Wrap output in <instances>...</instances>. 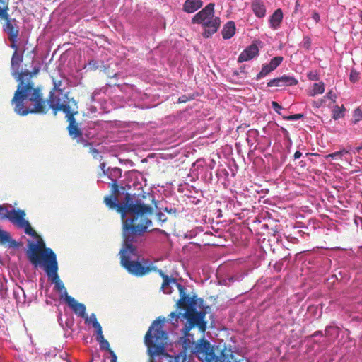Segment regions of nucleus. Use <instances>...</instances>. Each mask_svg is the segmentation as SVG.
<instances>
[{"label": "nucleus", "instance_id": "1", "mask_svg": "<svg viewBox=\"0 0 362 362\" xmlns=\"http://www.w3.org/2000/svg\"><path fill=\"white\" fill-rule=\"evenodd\" d=\"M107 204L111 209H116L121 214L123 221V245L122 249H136L134 245L137 239L143 235L151 221L148 214H151V206L145 204L140 199L129 193L125 194V200L117 205L115 202L107 199Z\"/></svg>", "mask_w": 362, "mask_h": 362}, {"label": "nucleus", "instance_id": "2", "mask_svg": "<svg viewBox=\"0 0 362 362\" xmlns=\"http://www.w3.org/2000/svg\"><path fill=\"white\" fill-rule=\"evenodd\" d=\"M163 282L161 286L163 292L165 293H171L170 285H175L179 290L180 298L177 303L178 308L186 307L183 313H180L183 319L187 320L185 326V332H189L194 327H197L202 332H204L206 327V322L204 321L205 312L197 311V308H201L203 304V300L197 298L196 295L189 297L186 293V288L184 286L180 284L174 278H170L168 275L162 274Z\"/></svg>", "mask_w": 362, "mask_h": 362}, {"label": "nucleus", "instance_id": "3", "mask_svg": "<svg viewBox=\"0 0 362 362\" xmlns=\"http://www.w3.org/2000/svg\"><path fill=\"white\" fill-rule=\"evenodd\" d=\"M40 71V66H34L32 71L28 69L24 70L29 76L26 81L30 83V88L19 94L18 98L16 100L15 95H13L11 104L16 114L25 116L29 113L45 114L48 111L47 102L43 99L41 88L35 86V83L32 81V78L37 75Z\"/></svg>", "mask_w": 362, "mask_h": 362}, {"label": "nucleus", "instance_id": "4", "mask_svg": "<svg viewBox=\"0 0 362 362\" xmlns=\"http://www.w3.org/2000/svg\"><path fill=\"white\" fill-rule=\"evenodd\" d=\"M29 262L35 267H42L48 279L54 284V290L59 293L61 299L70 297L58 274L57 255L53 250H26Z\"/></svg>", "mask_w": 362, "mask_h": 362}, {"label": "nucleus", "instance_id": "5", "mask_svg": "<svg viewBox=\"0 0 362 362\" xmlns=\"http://www.w3.org/2000/svg\"><path fill=\"white\" fill-rule=\"evenodd\" d=\"M47 103L49 108L54 111V115H57L58 111H62L66 114L69 123L68 126L69 134L73 139L76 140L77 143L81 144L83 146H91V142L85 137L83 127L81 129L74 117V115L78 113L77 103L75 100L68 99L66 96L59 98L52 93Z\"/></svg>", "mask_w": 362, "mask_h": 362}, {"label": "nucleus", "instance_id": "6", "mask_svg": "<svg viewBox=\"0 0 362 362\" xmlns=\"http://www.w3.org/2000/svg\"><path fill=\"white\" fill-rule=\"evenodd\" d=\"M165 322V317H158L146 332L144 343L147 346L148 354L152 358L159 355H168L170 357L169 362H184L185 356L181 354L172 356L165 352V345L168 339V334L162 329Z\"/></svg>", "mask_w": 362, "mask_h": 362}, {"label": "nucleus", "instance_id": "7", "mask_svg": "<svg viewBox=\"0 0 362 362\" xmlns=\"http://www.w3.org/2000/svg\"><path fill=\"white\" fill-rule=\"evenodd\" d=\"M25 216V213L22 209L8 210L6 206L0 205V218L9 220L14 226L23 229L27 235L32 237L33 240L28 241V249H48L41 236L33 229Z\"/></svg>", "mask_w": 362, "mask_h": 362}, {"label": "nucleus", "instance_id": "8", "mask_svg": "<svg viewBox=\"0 0 362 362\" xmlns=\"http://www.w3.org/2000/svg\"><path fill=\"white\" fill-rule=\"evenodd\" d=\"M121 265L132 275L143 276L152 271H158L161 276L164 274L153 265V262L140 258L139 250H119Z\"/></svg>", "mask_w": 362, "mask_h": 362}, {"label": "nucleus", "instance_id": "9", "mask_svg": "<svg viewBox=\"0 0 362 362\" xmlns=\"http://www.w3.org/2000/svg\"><path fill=\"white\" fill-rule=\"evenodd\" d=\"M192 351L202 362H241L235 357L231 349L226 348L221 351L218 356H216L210 342L204 339L194 344Z\"/></svg>", "mask_w": 362, "mask_h": 362}, {"label": "nucleus", "instance_id": "10", "mask_svg": "<svg viewBox=\"0 0 362 362\" xmlns=\"http://www.w3.org/2000/svg\"><path fill=\"white\" fill-rule=\"evenodd\" d=\"M214 3L206 5L203 9L194 16L192 23L201 25L204 29L202 35L205 38L211 37L217 32L221 25L219 17L214 16Z\"/></svg>", "mask_w": 362, "mask_h": 362}, {"label": "nucleus", "instance_id": "11", "mask_svg": "<svg viewBox=\"0 0 362 362\" xmlns=\"http://www.w3.org/2000/svg\"><path fill=\"white\" fill-rule=\"evenodd\" d=\"M24 50H16L12 55L11 60V73L13 77L18 82L17 90L15 91V100L19 96V94L25 92L30 86L28 81L27 71H20V66L23 60Z\"/></svg>", "mask_w": 362, "mask_h": 362}, {"label": "nucleus", "instance_id": "12", "mask_svg": "<svg viewBox=\"0 0 362 362\" xmlns=\"http://www.w3.org/2000/svg\"><path fill=\"white\" fill-rule=\"evenodd\" d=\"M105 122L102 120L90 121L83 127L85 137L89 141L94 139L103 129Z\"/></svg>", "mask_w": 362, "mask_h": 362}, {"label": "nucleus", "instance_id": "13", "mask_svg": "<svg viewBox=\"0 0 362 362\" xmlns=\"http://www.w3.org/2000/svg\"><path fill=\"white\" fill-rule=\"evenodd\" d=\"M298 80L293 76L284 75L281 77L275 78L267 83L268 87L293 86L297 85Z\"/></svg>", "mask_w": 362, "mask_h": 362}, {"label": "nucleus", "instance_id": "14", "mask_svg": "<svg viewBox=\"0 0 362 362\" xmlns=\"http://www.w3.org/2000/svg\"><path fill=\"white\" fill-rule=\"evenodd\" d=\"M3 29L4 31L8 35L10 41L17 40L19 35V27L15 18L8 19Z\"/></svg>", "mask_w": 362, "mask_h": 362}, {"label": "nucleus", "instance_id": "15", "mask_svg": "<svg viewBox=\"0 0 362 362\" xmlns=\"http://www.w3.org/2000/svg\"><path fill=\"white\" fill-rule=\"evenodd\" d=\"M259 55L258 46L252 43L247 47L238 56V62L242 63L254 59Z\"/></svg>", "mask_w": 362, "mask_h": 362}, {"label": "nucleus", "instance_id": "16", "mask_svg": "<svg viewBox=\"0 0 362 362\" xmlns=\"http://www.w3.org/2000/svg\"><path fill=\"white\" fill-rule=\"evenodd\" d=\"M65 301L76 315L81 317H86V308L84 304L78 303L71 296L67 297Z\"/></svg>", "mask_w": 362, "mask_h": 362}, {"label": "nucleus", "instance_id": "17", "mask_svg": "<svg viewBox=\"0 0 362 362\" xmlns=\"http://www.w3.org/2000/svg\"><path fill=\"white\" fill-rule=\"evenodd\" d=\"M0 245L12 249H16L22 246L21 243L13 240L8 232L0 228Z\"/></svg>", "mask_w": 362, "mask_h": 362}, {"label": "nucleus", "instance_id": "18", "mask_svg": "<svg viewBox=\"0 0 362 362\" xmlns=\"http://www.w3.org/2000/svg\"><path fill=\"white\" fill-rule=\"evenodd\" d=\"M251 9L257 18H262L267 13V7L263 0H252Z\"/></svg>", "mask_w": 362, "mask_h": 362}, {"label": "nucleus", "instance_id": "19", "mask_svg": "<svg viewBox=\"0 0 362 362\" xmlns=\"http://www.w3.org/2000/svg\"><path fill=\"white\" fill-rule=\"evenodd\" d=\"M284 14L281 8L276 9L269 18V27L276 30L281 27Z\"/></svg>", "mask_w": 362, "mask_h": 362}, {"label": "nucleus", "instance_id": "20", "mask_svg": "<svg viewBox=\"0 0 362 362\" xmlns=\"http://www.w3.org/2000/svg\"><path fill=\"white\" fill-rule=\"evenodd\" d=\"M203 2L201 0H186L183 5V11L192 13L202 8Z\"/></svg>", "mask_w": 362, "mask_h": 362}, {"label": "nucleus", "instance_id": "21", "mask_svg": "<svg viewBox=\"0 0 362 362\" xmlns=\"http://www.w3.org/2000/svg\"><path fill=\"white\" fill-rule=\"evenodd\" d=\"M53 84H54V90L49 92V95L52 93L56 95L57 97H59V98H64V96H66L68 99H70L67 94L64 93V81L62 80H55L53 79ZM50 98V95H49V98Z\"/></svg>", "mask_w": 362, "mask_h": 362}, {"label": "nucleus", "instance_id": "22", "mask_svg": "<svg viewBox=\"0 0 362 362\" xmlns=\"http://www.w3.org/2000/svg\"><path fill=\"white\" fill-rule=\"evenodd\" d=\"M111 192L112 194L110 196H107L104 199V202L109 207V205L107 204V199H110V202H115V204L119 205L121 203H119L118 197L119 194V186L117 182H112L111 184Z\"/></svg>", "mask_w": 362, "mask_h": 362}, {"label": "nucleus", "instance_id": "23", "mask_svg": "<svg viewBox=\"0 0 362 362\" xmlns=\"http://www.w3.org/2000/svg\"><path fill=\"white\" fill-rule=\"evenodd\" d=\"M235 33V25L233 21H228L222 30V36L225 40L231 38Z\"/></svg>", "mask_w": 362, "mask_h": 362}, {"label": "nucleus", "instance_id": "24", "mask_svg": "<svg viewBox=\"0 0 362 362\" xmlns=\"http://www.w3.org/2000/svg\"><path fill=\"white\" fill-rule=\"evenodd\" d=\"M106 176L111 180L112 182H117L122 176V170L119 168H108L105 172Z\"/></svg>", "mask_w": 362, "mask_h": 362}, {"label": "nucleus", "instance_id": "25", "mask_svg": "<svg viewBox=\"0 0 362 362\" xmlns=\"http://www.w3.org/2000/svg\"><path fill=\"white\" fill-rule=\"evenodd\" d=\"M86 324H91L93 327L95 329V333L102 330V327L97 320L96 316L94 313L90 314L88 317L86 314V317H83Z\"/></svg>", "mask_w": 362, "mask_h": 362}, {"label": "nucleus", "instance_id": "26", "mask_svg": "<svg viewBox=\"0 0 362 362\" xmlns=\"http://www.w3.org/2000/svg\"><path fill=\"white\" fill-rule=\"evenodd\" d=\"M96 334V340L98 342H99L100 347L102 350H111L110 349V344L109 342L104 338V336L103 334V330H100Z\"/></svg>", "mask_w": 362, "mask_h": 362}, {"label": "nucleus", "instance_id": "27", "mask_svg": "<svg viewBox=\"0 0 362 362\" xmlns=\"http://www.w3.org/2000/svg\"><path fill=\"white\" fill-rule=\"evenodd\" d=\"M340 332V328L337 325H327L325 327V335L332 338H337Z\"/></svg>", "mask_w": 362, "mask_h": 362}, {"label": "nucleus", "instance_id": "28", "mask_svg": "<svg viewBox=\"0 0 362 362\" xmlns=\"http://www.w3.org/2000/svg\"><path fill=\"white\" fill-rule=\"evenodd\" d=\"M346 109L344 105L339 107V105H335L332 110V118L334 120H337L340 118L344 117Z\"/></svg>", "mask_w": 362, "mask_h": 362}, {"label": "nucleus", "instance_id": "29", "mask_svg": "<svg viewBox=\"0 0 362 362\" xmlns=\"http://www.w3.org/2000/svg\"><path fill=\"white\" fill-rule=\"evenodd\" d=\"M8 3H6L4 0H0V18L5 19L6 21L8 19H11L9 18V15L8 14Z\"/></svg>", "mask_w": 362, "mask_h": 362}, {"label": "nucleus", "instance_id": "30", "mask_svg": "<svg viewBox=\"0 0 362 362\" xmlns=\"http://www.w3.org/2000/svg\"><path fill=\"white\" fill-rule=\"evenodd\" d=\"M185 308L186 307H181L180 308L177 307L178 313L177 314L175 312L170 313V314L169 315L168 320L173 325L177 324L178 322V319L182 318V316L180 313H183V311L185 310Z\"/></svg>", "mask_w": 362, "mask_h": 362}, {"label": "nucleus", "instance_id": "31", "mask_svg": "<svg viewBox=\"0 0 362 362\" xmlns=\"http://www.w3.org/2000/svg\"><path fill=\"white\" fill-rule=\"evenodd\" d=\"M349 152H350V150L342 148L340 151L328 154L326 156V159L327 160L341 159L343 156L349 153Z\"/></svg>", "mask_w": 362, "mask_h": 362}, {"label": "nucleus", "instance_id": "32", "mask_svg": "<svg viewBox=\"0 0 362 362\" xmlns=\"http://www.w3.org/2000/svg\"><path fill=\"white\" fill-rule=\"evenodd\" d=\"M325 91V83L323 82L315 83L310 93V96H315L317 94H322Z\"/></svg>", "mask_w": 362, "mask_h": 362}, {"label": "nucleus", "instance_id": "33", "mask_svg": "<svg viewBox=\"0 0 362 362\" xmlns=\"http://www.w3.org/2000/svg\"><path fill=\"white\" fill-rule=\"evenodd\" d=\"M272 71H273V70L269 66L268 64H263L260 72L257 75L256 80H257V81L260 80L261 78L267 76Z\"/></svg>", "mask_w": 362, "mask_h": 362}, {"label": "nucleus", "instance_id": "34", "mask_svg": "<svg viewBox=\"0 0 362 362\" xmlns=\"http://www.w3.org/2000/svg\"><path fill=\"white\" fill-rule=\"evenodd\" d=\"M283 60V57L277 56L272 58L268 64L274 71L281 64Z\"/></svg>", "mask_w": 362, "mask_h": 362}, {"label": "nucleus", "instance_id": "35", "mask_svg": "<svg viewBox=\"0 0 362 362\" xmlns=\"http://www.w3.org/2000/svg\"><path fill=\"white\" fill-rule=\"evenodd\" d=\"M362 119V110L361 107H357L354 110L352 123L356 124Z\"/></svg>", "mask_w": 362, "mask_h": 362}, {"label": "nucleus", "instance_id": "36", "mask_svg": "<svg viewBox=\"0 0 362 362\" xmlns=\"http://www.w3.org/2000/svg\"><path fill=\"white\" fill-rule=\"evenodd\" d=\"M258 134H259V132L257 130L250 129L247 133V139H246L248 144L252 145L253 142H252V139H255L258 136Z\"/></svg>", "mask_w": 362, "mask_h": 362}, {"label": "nucleus", "instance_id": "37", "mask_svg": "<svg viewBox=\"0 0 362 362\" xmlns=\"http://www.w3.org/2000/svg\"><path fill=\"white\" fill-rule=\"evenodd\" d=\"M304 117L303 114H295L289 116L283 115V118L286 120L291 121V120H298Z\"/></svg>", "mask_w": 362, "mask_h": 362}, {"label": "nucleus", "instance_id": "38", "mask_svg": "<svg viewBox=\"0 0 362 362\" xmlns=\"http://www.w3.org/2000/svg\"><path fill=\"white\" fill-rule=\"evenodd\" d=\"M350 81L352 83H356L359 80V74L355 69H352L350 72Z\"/></svg>", "mask_w": 362, "mask_h": 362}, {"label": "nucleus", "instance_id": "39", "mask_svg": "<svg viewBox=\"0 0 362 362\" xmlns=\"http://www.w3.org/2000/svg\"><path fill=\"white\" fill-rule=\"evenodd\" d=\"M307 76L310 81H318L320 79L319 74L316 71H310Z\"/></svg>", "mask_w": 362, "mask_h": 362}, {"label": "nucleus", "instance_id": "40", "mask_svg": "<svg viewBox=\"0 0 362 362\" xmlns=\"http://www.w3.org/2000/svg\"><path fill=\"white\" fill-rule=\"evenodd\" d=\"M89 153L93 155L95 159H99L102 158V156L99 155V151H98V149L93 148V146L90 147Z\"/></svg>", "mask_w": 362, "mask_h": 362}, {"label": "nucleus", "instance_id": "41", "mask_svg": "<svg viewBox=\"0 0 362 362\" xmlns=\"http://www.w3.org/2000/svg\"><path fill=\"white\" fill-rule=\"evenodd\" d=\"M272 107L276 113H278L280 115H282L281 112V110L282 109V107L277 102L272 101Z\"/></svg>", "mask_w": 362, "mask_h": 362}, {"label": "nucleus", "instance_id": "42", "mask_svg": "<svg viewBox=\"0 0 362 362\" xmlns=\"http://www.w3.org/2000/svg\"><path fill=\"white\" fill-rule=\"evenodd\" d=\"M157 218H158V220L161 222V223H165L166 221H167V217L165 215L164 213H163L162 211H158L157 213Z\"/></svg>", "mask_w": 362, "mask_h": 362}, {"label": "nucleus", "instance_id": "43", "mask_svg": "<svg viewBox=\"0 0 362 362\" xmlns=\"http://www.w3.org/2000/svg\"><path fill=\"white\" fill-rule=\"evenodd\" d=\"M160 210H163L164 211L170 214H174L175 215L177 213V209L173 207H165V208H160Z\"/></svg>", "mask_w": 362, "mask_h": 362}, {"label": "nucleus", "instance_id": "44", "mask_svg": "<svg viewBox=\"0 0 362 362\" xmlns=\"http://www.w3.org/2000/svg\"><path fill=\"white\" fill-rule=\"evenodd\" d=\"M325 98L332 100L333 102H335L336 101V99H337V95L336 94L332 91V90H329L327 94H326V96Z\"/></svg>", "mask_w": 362, "mask_h": 362}, {"label": "nucleus", "instance_id": "45", "mask_svg": "<svg viewBox=\"0 0 362 362\" xmlns=\"http://www.w3.org/2000/svg\"><path fill=\"white\" fill-rule=\"evenodd\" d=\"M311 40L308 37H305L303 39V47L306 49H309L310 47Z\"/></svg>", "mask_w": 362, "mask_h": 362}, {"label": "nucleus", "instance_id": "46", "mask_svg": "<svg viewBox=\"0 0 362 362\" xmlns=\"http://www.w3.org/2000/svg\"><path fill=\"white\" fill-rule=\"evenodd\" d=\"M109 353H110V357H111L110 361L111 362H117V355L115 354V353L112 350H109Z\"/></svg>", "mask_w": 362, "mask_h": 362}, {"label": "nucleus", "instance_id": "47", "mask_svg": "<svg viewBox=\"0 0 362 362\" xmlns=\"http://www.w3.org/2000/svg\"><path fill=\"white\" fill-rule=\"evenodd\" d=\"M312 18L316 22L318 23L320 21V15L317 11H313L312 14Z\"/></svg>", "mask_w": 362, "mask_h": 362}, {"label": "nucleus", "instance_id": "48", "mask_svg": "<svg viewBox=\"0 0 362 362\" xmlns=\"http://www.w3.org/2000/svg\"><path fill=\"white\" fill-rule=\"evenodd\" d=\"M281 132L284 134V138L288 139V141H291L288 132L285 128L283 127H281Z\"/></svg>", "mask_w": 362, "mask_h": 362}, {"label": "nucleus", "instance_id": "49", "mask_svg": "<svg viewBox=\"0 0 362 362\" xmlns=\"http://www.w3.org/2000/svg\"><path fill=\"white\" fill-rule=\"evenodd\" d=\"M323 336H324V334H323L322 331H320V330H318V331L315 332L311 335V337H323Z\"/></svg>", "mask_w": 362, "mask_h": 362}, {"label": "nucleus", "instance_id": "50", "mask_svg": "<svg viewBox=\"0 0 362 362\" xmlns=\"http://www.w3.org/2000/svg\"><path fill=\"white\" fill-rule=\"evenodd\" d=\"M52 356H57V351H56V350H54V351H52L46 352V353L45 354V356L46 358H48V357Z\"/></svg>", "mask_w": 362, "mask_h": 362}, {"label": "nucleus", "instance_id": "51", "mask_svg": "<svg viewBox=\"0 0 362 362\" xmlns=\"http://www.w3.org/2000/svg\"><path fill=\"white\" fill-rule=\"evenodd\" d=\"M59 358L61 359H62V360L66 361V362H70V361L66 358H67V354L66 352L60 354H59Z\"/></svg>", "mask_w": 362, "mask_h": 362}, {"label": "nucleus", "instance_id": "52", "mask_svg": "<svg viewBox=\"0 0 362 362\" xmlns=\"http://www.w3.org/2000/svg\"><path fill=\"white\" fill-rule=\"evenodd\" d=\"M100 168H101V170H102V171H103V175H106L105 172H106V170H107V169H105V167H106V164H105V163H104V162H103V163H101L100 164Z\"/></svg>", "mask_w": 362, "mask_h": 362}, {"label": "nucleus", "instance_id": "53", "mask_svg": "<svg viewBox=\"0 0 362 362\" xmlns=\"http://www.w3.org/2000/svg\"><path fill=\"white\" fill-rule=\"evenodd\" d=\"M286 239H287V240L288 242H291V243H296L298 241V240L296 238H295V237H290V236H288V237H287Z\"/></svg>", "mask_w": 362, "mask_h": 362}, {"label": "nucleus", "instance_id": "54", "mask_svg": "<svg viewBox=\"0 0 362 362\" xmlns=\"http://www.w3.org/2000/svg\"><path fill=\"white\" fill-rule=\"evenodd\" d=\"M16 41H17V40L11 41V42H12V43H11V48H13V49H15V51H16V50H18V46H17V45H16Z\"/></svg>", "mask_w": 362, "mask_h": 362}, {"label": "nucleus", "instance_id": "55", "mask_svg": "<svg viewBox=\"0 0 362 362\" xmlns=\"http://www.w3.org/2000/svg\"><path fill=\"white\" fill-rule=\"evenodd\" d=\"M301 156L302 153L299 151H297L294 153V159H298L299 158H300Z\"/></svg>", "mask_w": 362, "mask_h": 362}, {"label": "nucleus", "instance_id": "56", "mask_svg": "<svg viewBox=\"0 0 362 362\" xmlns=\"http://www.w3.org/2000/svg\"><path fill=\"white\" fill-rule=\"evenodd\" d=\"M361 150H362V146H358L354 149L353 152L354 153H360Z\"/></svg>", "mask_w": 362, "mask_h": 362}, {"label": "nucleus", "instance_id": "57", "mask_svg": "<svg viewBox=\"0 0 362 362\" xmlns=\"http://www.w3.org/2000/svg\"><path fill=\"white\" fill-rule=\"evenodd\" d=\"M315 249H329V247H316ZM332 249H336V250H338V249H342L341 247H332Z\"/></svg>", "mask_w": 362, "mask_h": 362}, {"label": "nucleus", "instance_id": "58", "mask_svg": "<svg viewBox=\"0 0 362 362\" xmlns=\"http://www.w3.org/2000/svg\"><path fill=\"white\" fill-rule=\"evenodd\" d=\"M99 93L97 92V91H95L92 94V96H91V100L92 101H94L95 100V96L98 94Z\"/></svg>", "mask_w": 362, "mask_h": 362}, {"label": "nucleus", "instance_id": "59", "mask_svg": "<svg viewBox=\"0 0 362 362\" xmlns=\"http://www.w3.org/2000/svg\"><path fill=\"white\" fill-rule=\"evenodd\" d=\"M185 96L180 97V98H179V100H179V102H180V103H185V102H186V99H185Z\"/></svg>", "mask_w": 362, "mask_h": 362}, {"label": "nucleus", "instance_id": "60", "mask_svg": "<svg viewBox=\"0 0 362 362\" xmlns=\"http://www.w3.org/2000/svg\"><path fill=\"white\" fill-rule=\"evenodd\" d=\"M95 62L94 61H90L89 62V66H93V67H94L95 66Z\"/></svg>", "mask_w": 362, "mask_h": 362}, {"label": "nucleus", "instance_id": "61", "mask_svg": "<svg viewBox=\"0 0 362 362\" xmlns=\"http://www.w3.org/2000/svg\"><path fill=\"white\" fill-rule=\"evenodd\" d=\"M240 72L241 73H245V67L244 66H241L240 67Z\"/></svg>", "mask_w": 362, "mask_h": 362}, {"label": "nucleus", "instance_id": "62", "mask_svg": "<svg viewBox=\"0 0 362 362\" xmlns=\"http://www.w3.org/2000/svg\"><path fill=\"white\" fill-rule=\"evenodd\" d=\"M182 249H183V250H185V249H188V248H187V245H185V246H184V247H182Z\"/></svg>", "mask_w": 362, "mask_h": 362}, {"label": "nucleus", "instance_id": "63", "mask_svg": "<svg viewBox=\"0 0 362 362\" xmlns=\"http://www.w3.org/2000/svg\"><path fill=\"white\" fill-rule=\"evenodd\" d=\"M298 5H299V4H298V1H296V6H298Z\"/></svg>", "mask_w": 362, "mask_h": 362}, {"label": "nucleus", "instance_id": "64", "mask_svg": "<svg viewBox=\"0 0 362 362\" xmlns=\"http://www.w3.org/2000/svg\"><path fill=\"white\" fill-rule=\"evenodd\" d=\"M149 362H156V361H154L153 360H151Z\"/></svg>", "mask_w": 362, "mask_h": 362}]
</instances>
